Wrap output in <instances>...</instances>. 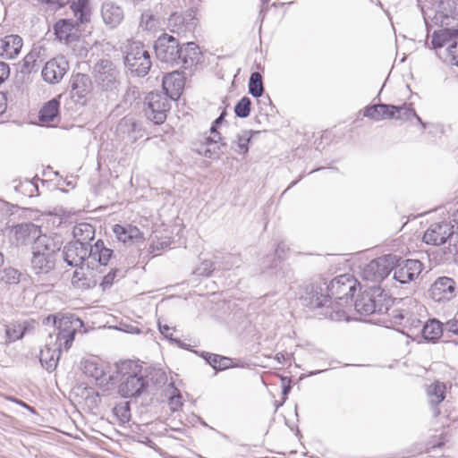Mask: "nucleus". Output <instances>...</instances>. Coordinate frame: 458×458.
<instances>
[{"label":"nucleus","mask_w":458,"mask_h":458,"mask_svg":"<svg viewBox=\"0 0 458 458\" xmlns=\"http://www.w3.org/2000/svg\"><path fill=\"white\" fill-rule=\"evenodd\" d=\"M72 234L75 239L73 242H80L81 245L88 246L89 242L94 239L95 229L88 223H81L73 227Z\"/></svg>","instance_id":"nucleus-32"},{"label":"nucleus","mask_w":458,"mask_h":458,"mask_svg":"<svg viewBox=\"0 0 458 458\" xmlns=\"http://www.w3.org/2000/svg\"><path fill=\"white\" fill-rule=\"evenodd\" d=\"M394 278L401 284L413 281L422 271V264L417 259L401 260L396 258L394 266Z\"/></svg>","instance_id":"nucleus-12"},{"label":"nucleus","mask_w":458,"mask_h":458,"mask_svg":"<svg viewBox=\"0 0 458 458\" xmlns=\"http://www.w3.org/2000/svg\"><path fill=\"white\" fill-rule=\"evenodd\" d=\"M46 57V49L42 46H35L23 59V66L29 70H34L38 63L44 61Z\"/></svg>","instance_id":"nucleus-34"},{"label":"nucleus","mask_w":458,"mask_h":458,"mask_svg":"<svg viewBox=\"0 0 458 458\" xmlns=\"http://www.w3.org/2000/svg\"><path fill=\"white\" fill-rule=\"evenodd\" d=\"M120 376L118 393L123 398L140 396L148 387L147 372L138 362L124 360L116 365Z\"/></svg>","instance_id":"nucleus-2"},{"label":"nucleus","mask_w":458,"mask_h":458,"mask_svg":"<svg viewBox=\"0 0 458 458\" xmlns=\"http://www.w3.org/2000/svg\"><path fill=\"white\" fill-rule=\"evenodd\" d=\"M225 146L226 143L220 133L212 134V136L205 138L198 152L207 158L218 159L224 153L223 148Z\"/></svg>","instance_id":"nucleus-18"},{"label":"nucleus","mask_w":458,"mask_h":458,"mask_svg":"<svg viewBox=\"0 0 458 458\" xmlns=\"http://www.w3.org/2000/svg\"><path fill=\"white\" fill-rule=\"evenodd\" d=\"M70 8L78 23H87L90 21L92 8L89 0H72Z\"/></svg>","instance_id":"nucleus-27"},{"label":"nucleus","mask_w":458,"mask_h":458,"mask_svg":"<svg viewBox=\"0 0 458 458\" xmlns=\"http://www.w3.org/2000/svg\"><path fill=\"white\" fill-rule=\"evenodd\" d=\"M113 412L123 423L128 422L131 419V411L128 402L118 403L114 406Z\"/></svg>","instance_id":"nucleus-42"},{"label":"nucleus","mask_w":458,"mask_h":458,"mask_svg":"<svg viewBox=\"0 0 458 458\" xmlns=\"http://www.w3.org/2000/svg\"><path fill=\"white\" fill-rule=\"evenodd\" d=\"M69 69V64L64 56L50 59L45 64L41 74L43 80L49 84L61 81Z\"/></svg>","instance_id":"nucleus-14"},{"label":"nucleus","mask_w":458,"mask_h":458,"mask_svg":"<svg viewBox=\"0 0 458 458\" xmlns=\"http://www.w3.org/2000/svg\"><path fill=\"white\" fill-rule=\"evenodd\" d=\"M78 22L71 19H61L54 25V32L60 41L69 44L77 38Z\"/></svg>","instance_id":"nucleus-21"},{"label":"nucleus","mask_w":458,"mask_h":458,"mask_svg":"<svg viewBox=\"0 0 458 458\" xmlns=\"http://www.w3.org/2000/svg\"><path fill=\"white\" fill-rule=\"evenodd\" d=\"M83 327L82 321L72 314L62 315L58 318V323L55 332L54 340L62 343L64 348L68 350L71 348L76 332Z\"/></svg>","instance_id":"nucleus-7"},{"label":"nucleus","mask_w":458,"mask_h":458,"mask_svg":"<svg viewBox=\"0 0 458 458\" xmlns=\"http://www.w3.org/2000/svg\"><path fill=\"white\" fill-rule=\"evenodd\" d=\"M126 230L131 243L139 242L143 240V233L138 227L131 225H126Z\"/></svg>","instance_id":"nucleus-47"},{"label":"nucleus","mask_w":458,"mask_h":458,"mask_svg":"<svg viewBox=\"0 0 458 458\" xmlns=\"http://www.w3.org/2000/svg\"><path fill=\"white\" fill-rule=\"evenodd\" d=\"M58 318H60V316H52V315L47 316V318H45L43 319V324L44 325L53 324V326L55 327L58 323Z\"/></svg>","instance_id":"nucleus-58"},{"label":"nucleus","mask_w":458,"mask_h":458,"mask_svg":"<svg viewBox=\"0 0 458 458\" xmlns=\"http://www.w3.org/2000/svg\"><path fill=\"white\" fill-rule=\"evenodd\" d=\"M395 263L396 256L391 254L375 259L363 268L362 276L367 281H381L389 275Z\"/></svg>","instance_id":"nucleus-9"},{"label":"nucleus","mask_w":458,"mask_h":458,"mask_svg":"<svg viewBox=\"0 0 458 458\" xmlns=\"http://www.w3.org/2000/svg\"><path fill=\"white\" fill-rule=\"evenodd\" d=\"M445 328L448 332L458 335V318L454 317L453 319L447 321L445 325Z\"/></svg>","instance_id":"nucleus-54"},{"label":"nucleus","mask_w":458,"mask_h":458,"mask_svg":"<svg viewBox=\"0 0 458 458\" xmlns=\"http://www.w3.org/2000/svg\"><path fill=\"white\" fill-rule=\"evenodd\" d=\"M4 273V279L8 284H17V283H19L21 274L18 272V270H16L14 268H12V267H9V268H5Z\"/></svg>","instance_id":"nucleus-49"},{"label":"nucleus","mask_w":458,"mask_h":458,"mask_svg":"<svg viewBox=\"0 0 458 458\" xmlns=\"http://www.w3.org/2000/svg\"><path fill=\"white\" fill-rule=\"evenodd\" d=\"M117 272H119L118 269L113 270L103 277V280L101 282V286L103 290L109 288L113 284Z\"/></svg>","instance_id":"nucleus-51"},{"label":"nucleus","mask_w":458,"mask_h":458,"mask_svg":"<svg viewBox=\"0 0 458 458\" xmlns=\"http://www.w3.org/2000/svg\"><path fill=\"white\" fill-rule=\"evenodd\" d=\"M225 113L223 112L219 117H217L212 123V126L210 128V132L211 134H216V133H219L217 131H216V127L222 123L224 118H225Z\"/></svg>","instance_id":"nucleus-57"},{"label":"nucleus","mask_w":458,"mask_h":458,"mask_svg":"<svg viewBox=\"0 0 458 458\" xmlns=\"http://www.w3.org/2000/svg\"><path fill=\"white\" fill-rule=\"evenodd\" d=\"M214 270V264L210 260L202 261L194 270V274L201 276H209Z\"/></svg>","instance_id":"nucleus-46"},{"label":"nucleus","mask_w":458,"mask_h":458,"mask_svg":"<svg viewBox=\"0 0 458 458\" xmlns=\"http://www.w3.org/2000/svg\"><path fill=\"white\" fill-rule=\"evenodd\" d=\"M25 328L21 325L7 326L5 328V342L12 343L20 338L24 335Z\"/></svg>","instance_id":"nucleus-43"},{"label":"nucleus","mask_w":458,"mask_h":458,"mask_svg":"<svg viewBox=\"0 0 458 458\" xmlns=\"http://www.w3.org/2000/svg\"><path fill=\"white\" fill-rule=\"evenodd\" d=\"M157 58L165 64H180V45L178 40L171 35H161L155 43Z\"/></svg>","instance_id":"nucleus-8"},{"label":"nucleus","mask_w":458,"mask_h":458,"mask_svg":"<svg viewBox=\"0 0 458 458\" xmlns=\"http://www.w3.org/2000/svg\"><path fill=\"white\" fill-rule=\"evenodd\" d=\"M23 45L19 35H6L0 38V56L13 59L20 54Z\"/></svg>","instance_id":"nucleus-22"},{"label":"nucleus","mask_w":458,"mask_h":458,"mask_svg":"<svg viewBox=\"0 0 458 458\" xmlns=\"http://www.w3.org/2000/svg\"><path fill=\"white\" fill-rule=\"evenodd\" d=\"M124 64L130 73L137 77L146 76L152 65L148 51L139 42L128 45Z\"/></svg>","instance_id":"nucleus-5"},{"label":"nucleus","mask_w":458,"mask_h":458,"mask_svg":"<svg viewBox=\"0 0 458 458\" xmlns=\"http://www.w3.org/2000/svg\"><path fill=\"white\" fill-rule=\"evenodd\" d=\"M158 327H159V331L160 333L167 339H170V340H174L172 338V335H173V333L172 331L174 330L173 328H171L169 326L167 325H161V323L159 322L158 323Z\"/></svg>","instance_id":"nucleus-56"},{"label":"nucleus","mask_w":458,"mask_h":458,"mask_svg":"<svg viewBox=\"0 0 458 458\" xmlns=\"http://www.w3.org/2000/svg\"><path fill=\"white\" fill-rule=\"evenodd\" d=\"M431 44L440 59L458 66V30L442 29L435 31Z\"/></svg>","instance_id":"nucleus-4"},{"label":"nucleus","mask_w":458,"mask_h":458,"mask_svg":"<svg viewBox=\"0 0 458 458\" xmlns=\"http://www.w3.org/2000/svg\"><path fill=\"white\" fill-rule=\"evenodd\" d=\"M204 359L211 365L215 369L223 370L232 366V360L230 358L221 356L214 353H205Z\"/></svg>","instance_id":"nucleus-39"},{"label":"nucleus","mask_w":458,"mask_h":458,"mask_svg":"<svg viewBox=\"0 0 458 458\" xmlns=\"http://www.w3.org/2000/svg\"><path fill=\"white\" fill-rule=\"evenodd\" d=\"M395 106L386 104H377L367 106L364 110V116L374 119L376 121L394 119Z\"/></svg>","instance_id":"nucleus-24"},{"label":"nucleus","mask_w":458,"mask_h":458,"mask_svg":"<svg viewBox=\"0 0 458 458\" xmlns=\"http://www.w3.org/2000/svg\"><path fill=\"white\" fill-rule=\"evenodd\" d=\"M5 108H6L5 96L4 94H0V114L4 112Z\"/></svg>","instance_id":"nucleus-61"},{"label":"nucleus","mask_w":458,"mask_h":458,"mask_svg":"<svg viewBox=\"0 0 458 458\" xmlns=\"http://www.w3.org/2000/svg\"><path fill=\"white\" fill-rule=\"evenodd\" d=\"M154 25L153 14L150 13H144L140 17V26L146 30H150Z\"/></svg>","instance_id":"nucleus-50"},{"label":"nucleus","mask_w":458,"mask_h":458,"mask_svg":"<svg viewBox=\"0 0 458 458\" xmlns=\"http://www.w3.org/2000/svg\"><path fill=\"white\" fill-rule=\"evenodd\" d=\"M290 389H291V386H284V389H283V394H284V395H287V394H288V393L290 392Z\"/></svg>","instance_id":"nucleus-63"},{"label":"nucleus","mask_w":458,"mask_h":458,"mask_svg":"<svg viewBox=\"0 0 458 458\" xmlns=\"http://www.w3.org/2000/svg\"><path fill=\"white\" fill-rule=\"evenodd\" d=\"M250 105L251 101L249 98H242L234 107V113L236 116L241 118H246L247 116H249L250 112Z\"/></svg>","instance_id":"nucleus-44"},{"label":"nucleus","mask_w":458,"mask_h":458,"mask_svg":"<svg viewBox=\"0 0 458 458\" xmlns=\"http://www.w3.org/2000/svg\"><path fill=\"white\" fill-rule=\"evenodd\" d=\"M373 304L376 310L375 314H385L389 310L392 301L387 294L373 290Z\"/></svg>","instance_id":"nucleus-37"},{"label":"nucleus","mask_w":458,"mask_h":458,"mask_svg":"<svg viewBox=\"0 0 458 458\" xmlns=\"http://www.w3.org/2000/svg\"><path fill=\"white\" fill-rule=\"evenodd\" d=\"M276 359L279 363H284L285 361V355L282 352H279L276 355Z\"/></svg>","instance_id":"nucleus-62"},{"label":"nucleus","mask_w":458,"mask_h":458,"mask_svg":"<svg viewBox=\"0 0 458 458\" xmlns=\"http://www.w3.org/2000/svg\"><path fill=\"white\" fill-rule=\"evenodd\" d=\"M454 234V226L449 222L432 224L423 235V242L433 246H440Z\"/></svg>","instance_id":"nucleus-15"},{"label":"nucleus","mask_w":458,"mask_h":458,"mask_svg":"<svg viewBox=\"0 0 458 458\" xmlns=\"http://www.w3.org/2000/svg\"><path fill=\"white\" fill-rule=\"evenodd\" d=\"M55 265V257L46 256L44 253L32 254L31 268L37 275H46L51 272Z\"/></svg>","instance_id":"nucleus-25"},{"label":"nucleus","mask_w":458,"mask_h":458,"mask_svg":"<svg viewBox=\"0 0 458 458\" xmlns=\"http://www.w3.org/2000/svg\"><path fill=\"white\" fill-rule=\"evenodd\" d=\"M443 333L442 324L437 319L428 320L424 324L421 334L424 339L428 341H436Z\"/></svg>","instance_id":"nucleus-35"},{"label":"nucleus","mask_w":458,"mask_h":458,"mask_svg":"<svg viewBox=\"0 0 458 458\" xmlns=\"http://www.w3.org/2000/svg\"><path fill=\"white\" fill-rule=\"evenodd\" d=\"M92 89L91 80L88 75L77 73L71 79L72 97L78 98V101L83 99Z\"/></svg>","instance_id":"nucleus-23"},{"label":"nucleus","mask_w":458,"mask_h":458,"mask_svg":"<svg viewBox=\"0 0 458 458\" xmlns=\"http://www.w3.org/2000/svg\"><path fill=\"white\" fill-rule=\"evenodd\" d=\"M59 114V101L57 98H53L44 105L39 112L40 122L47 126L53 125L58 122Z\"/></svg>","instance_id":"nucleus-26"},{"label":"nucleus","mask_w":458,"mask_h":458,"mask_svg":"<svg viewBox=\"0 0 458 458\" xmlns=\"http://www.w3.org/2000/svg\"><path fill=\"white\" fill-rule=\"evenodd\" d=\"M85 267L82 265L79 266V268L72 275V284L76 288L88 289L96 284V281L89 278L84 272Z\"/></svg>","instance_id":"nucleus-36"},{"label":"nucleus","mask_w":458,"mask_h":458,"mask_svg":"<svg viewBox=\"0 0 458 458\" xmlns=\"http://www.w3.org/2000/svg\"><path fill=\"white\" fill-rule=\"evenodd\" d=\"M196 26L194 11L190 10L186 13H174L168 19V27L173 33L184 35Z\"/></svg>","instance_id":"nucleus-17"},{"label":"nucleus","mask_w":458,"mask_h":458,"mask_svg":"<svg viewBox=\"0 0 458 458\" xmlns=\"http://www.w3.org/2000/svg\"><path fill=\"white\" fill-rule=\"evenodd\" d=\"M62 347H64L63 344L55 341L54 335L49 334L48 339L39 353L41 365L47 371L55 369L61 356Z\"/></svg>","instance_id":"nucleus-13"},{"label":"nucleus","mask_w":458,"mask_h":458,"mask_svg":"<svg viewBox=\"0 0 458 458\" xmlns=\"http://www.w3.org/2000/svg\"><path fill=\"white\" fill-rule=\"evenodd\" d=\"M259 131L244 130L239 132L232 142V148L239 155H245L249 151V143L251 138L259 134Z\"/></svg>","instance_id":"nucleus-30"},{"label":"nucleus","mask_w":458,"mask_h":458,"mask_svg":"<svg viewBox=\"0 0 458 458\" xmlns=\"http://www.w3.org/2000/svg\"><path fill=\"white\" fill-rule=\"evenodd\" d=\"M395 120L408 121L412 117H415L417 122L421 125L422 129L425 130L426 124L422 122L421 118L416 114L415 110L411 107L410 105L395 106Z\"/></svg>","instance_id":"nucleus-38"},{"label":"nucleus","mask_w":458,"mask_h":458,"mask_svg":"<svg viewBox=\"0 0 458 458\" xmlns=\"http://www.w3.org/2000/svg\"><path fill=\"white\" fill-rule=\"evenodd\" d=\"M180 64L186 69L197 64L199 61V50L194 42H187L180 47Z\"/></svg>","instance_id":"nucleus-29"},{"label":"nucleus","mask_w":458,"mask_h":458,"mask_svg":"<svg viewBox=\"0 0 458 458\" xmlns=\"http://www.w3.org/2000/svg\"><path fill=\"white\" fill-rule=\"evenodd\" d=\"M327 294L317 296L311 304L315 308L327 306V302L332 305L331 299L334 298L337 308L347 304L352 298L356 290V283L350 275H341L333 279L327 287Z\"/></svg>","instance_id":"nucleus-3"},{"label":"nucleus","mask_w":458,"mask_h":458,"mask_svg":"<svg viewBox=\"0 0 458 458\" xmlns=\"http://www.w3.org/2000/svg\"><path fill=\"white\" fill-rule=\"evenodd\" d=\"M420 320L418 319V318H412L410 317V320L409 322L407 323L406 327H408L410 329H417L420 327Z\"/></svg>","instance_id":"nucleus-59"},{"label":"nucleus","mask_w":458,"mask_h":458,"mask_svg":"<svg viewBox=\"0 0 458 458\" xmlns=\"http://www.w3.org/2000/svg\"><path fill=\"white\" fill-rule=\"evenodd\" d=\"M445 386L440 382H435L428 386L427 394L428 402L433 407V415L437 417L440 411L436 407L445 399Z\"/></svg>","instance_id":"nucleus-28"},{"label":"nucleus","mask_w":458,"mask_h":458,"mask_svg":"<svg viewBox=\"0 0 458 458\" xmlns=\"http://www.w3.org/2000/svg\"><path fill=\"white\" fill-rule=\"evenodd\" d=\"M113 250L106 248L104 242L98 240L89 250L88 246L81 245L80 242H71L64 246V259L71 267H78L82 265L87 270L95 268V264L99 266L107 265Z\"/></svg>","instance_id":"nucleus-1"},{"label":"nucleus","mask_w":458,"mask_h":458,"mask_svg":"<svg viewBox=\"0 0 458 458\" xmlns=\"http://www.w3.org/2000/svg\"><path fill=\"white\" fill-rule=\"evenodd\" d=\"M83 372L97 381L100 380L105 374L103 369L99 367L97 362L92 360H86L83 363Z\"/></svg>","instance_id":"nucleus-41"},{"label":"nucleus","mask_w":458,"mask_h":458,"mask_svg":"<svg viewBox=\"0 0 458 458\" xmlns=\"http://www.w3.org/2000/svg\"><path fill=\"white\" fill-rule=\"evenodd\" d=\"M454 220L458 223V209L454 213Z\"/></svg>","instance_id":"nucleus-64"},{"label":"nucleus","mask_w":458,"mask_h":458,"mask_svg":"<svg viewBox=\"0 0 458 458\" xmlns=\"http://www.w3.org/2000/svg\"><path fill=\"white\" fill-rule=\"evenodd\" d=\"M11 233L13 242L16 246H22L34 242L42 233L38 225L32 223H24L15 225Z\"/></svg>","instance_id":"nucleus-16"},{"label":"nucleus","mask_w":458,"mask_h":458,"mask_svg":"<svg viewBox=\"0 0 458 458\" xmlns=\"http://www.w3.org/2000/svg\"><path fill=\"white\" fill-rule=\"evenodd\" d=\"M169 242L165 240H157V242H153L150 245L151 252L155 253L156 251H159L168 247Z\"/></svg>","instance_id":"nucleus-55"},{"label":"nucleus","mask_w":458,"mask_h":458,"mask_svg":"<svg viewBox=\"0 0 458 458\" xmlns=\"http://www.w3.org/2000/svg\"><path fill=\"white\" fill-rule=\"evenodd\" d=\"M100 13L104 23L111 29L116 28L124 17L123 8L111 1L103 3Z\"/></svg>","instance_id":"nucleus-20"},{"label":"nucleus","mask_w":458,"mask_h":458,"mask_svg":"<svg viewBox=\"0 0 458 458\" xmlns=\"http://www.w3.org/2000/svg\"><path fill=\"white\" fill-rule=\"evenodd\" d=\"M392 322L395 325L406 327L410 320V316L406 310L394 309L392 310Z\"/></svg>","instance_id":"nucleus-45"},{"label":"nucleus","mask_w":458,"mask_h":458,"mask_svg":"<svg viewBox=\"0 0 458 458\" xmlns=\"http://www.w3.org/2000/svg\"><path fill=\"white\" fill-rule=\"evenodd\" d=\"M170 98L163 92H150L145 98L144 112L148 119L156 124L163 123L171 108Z\"/></svg>","instance_id":"nucleus-6"},{"label":"nucleus","mask_w":458,"mask_h":458,"mask_svg":"<svg viewBox=\"0 0 458 458\" xmlns=\"http://www.w3.org/2000/svg\"><path fill=\"white\" fill-rule=\"evenodd\" d=\"M182 406V396L180 394H174L169 399V407L172 411H178Z\"/></svg>","instance_id":"nucleus-52"},{"label":"nucleus","mask_w":458,"mask_h":458,"mask_svg":"<svg viewBox=\"0 0 458 458\" xmlns=\"http://www.w3.org/2000/svg\"><path fill=\"white\" fill-rule=\"evenodd\" d=\"M10 76V67L8 64L0 61V85Z\"/></svg>","instance_id":"nucleus-53"},{"label":"nucleus","mask_w":458,"mask_h":458,"mask_svg":"<svg viewBox=\"0 0 458 458\" xmlns=\"http://www.w3.org/2000/svg\"><path fill=\"white\" fill-rule=\"evenodd\" d=\"M113 231L119 241L124 243L131 242L126 230V225H114Z\"/></svg>","instance_id":"nucleus-48"},{"label":"nucleus","mask_w":458,"mask_h":458,"mask_svg":"<svg viewBox=\"0 0 458 458\" xmlns=\"http://www.w3.org/2000/svg\"><path fill=\"white\" fill-rule=\"evenodd\" d=\"M373 290L366 291L355 301L356 311L364 316L375 314V306H373Z\"/></svg>","instance_id":"nucleus-33"},{"label":"nucleus","mask_w":458,"mask_h":458,"mask_svg":"<svg viewBox=\"0 0 458 458\" xmlns=\"http://www.w3.org/2000/svg\"><path fill=\"white\" fill-rule=\"evenodd\" d=\"M57 250L58 246L55 241L51 237L42 233L38 238H37L32 245V254L38 251L46 255L47 254V256L55 257V251Z\"/></svg>","instance_id":"nucleus-31"},{"label":"nucleus","mask_w":458,"mask_h":458,"mask_svg":"<svg viewBox=\"0 0 458 458\" xmlns=\"http://www.w3.org/2000/svg\"><path fill=\"white\" fill-rule=\"evenodd\" d=\"M249 92L255 98L261 97L264 92L262 76L259 72H252L249 81Z\"/></svg>","instance_id":"nucleus-40"},{"label":"nucleus","mask_w":458,"mask_h":458,"mask_svg":"<svg viewBox=\"0 0 458 458\" xmlns=\"http://www.w3.org/2000/svg\"><path fill=\"white\" fill-rule=\"evenodd\" d=\"M162 87L165 95L172 100H176L183 89L184 78L181 72H173L163 78Z\"/></svg>","instance_id":"nucleus-19"},{"label":"nucleus","mask_w":458,"mask_h":458,"mask_svg":"<svg viewBox=\"0 0 458 458\" xmlns=\"http://www.w3.org/2000/svg\"><path fill=\"white\" fill-rule=\"evenodd\" d=\"M119 71L109 60H101L95 66L97 84L106 91H114L119 86Z\"/></svg>","instance_id":"nucleus-10"},{"label":"nucleus","mask_w":458,"mask_h":458,"mask_svg":"<svg viewBox=\"0 0 458 458\" xmlns=\"http://www.w3.org/2000/svg\"><path fill=\"white\" fill-rule=\"evenodd\" d=\"M428 293L434 301L447 302L456 296V284L451 277L441 276L431 284Z\"/></svg>","instance_id":"nucleus-11"},{"label":"nucleus","mask_w":458,"mask_h":458,"mask_svg":"<svg viewBox=\"0 0 458 458\" xmlns=\"http://www.w3.org/2000/svg\"><path fill=\"white\" fill-rule=\"evenodd\" d=\"M328 316L333 320H341L344 317V313L340 310H337L335 312H330Z\"/></svg>","instance_id":"nucleus-60"}]
</instances>
